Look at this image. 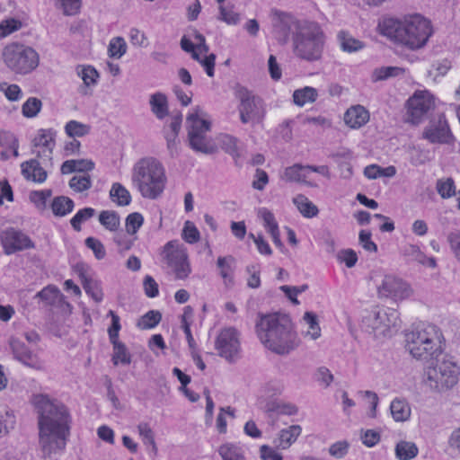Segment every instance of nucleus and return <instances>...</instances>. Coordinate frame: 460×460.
I'll return each mask as SVG.
<instances>
[{
    "label": "nucleus",
    "mask_w": 460,
    "mask_h": 460,
    "mask_svg": "<svg viewBox=\"0 0 460 460\" xmlns=\"http://www.w3.org/2000/svg\"><path fill=\"white\" fill-rule=\"evenodd\" d=\"M31 402L38 415L39 446L42 457L58 460L70 437L71 416L68 409L41 394H34Z\"/></svg>",
    "instance_id": "nucleus-1"
},
{
    "label": "nucleus",
    "mask_w": 460,
    "mask_h": 460,
    "mask_svg": "<svg viewBox=\"0 0 460 460\" xmlns=\"http://www.w3.org/2000/svg\"><path fill=\"white\" fill-rule=\"evenodd\" d=\"M377 30L381 35L410 49L425 46L432 34L430 22L420 14L403 20L385 18L379 21Z\"/></svg>",
    "instance_id": "nucleus-2"
},
{
    "label": "nucleus",
    "mask_w": 460,
    "mask_h": 460,
    "mask_svg": "<svg viewBox=\"0 0 460 460\" xmlns=\"http://www.w3.org/2000/svg\"><path fill=\"white\" fill-rule=\"evenodd\" d=\"M256 332L261 343L279 355H287L298 345L296 333L288 316L267 314L256 323Z\"/></svg>",
    "instance_id": "nucleus-3"
},
{
    "label": "nucleus",
    "mask_w": 460,
    "mask_h": 460,
    "mask_svg": "<svg viewBox=\"0 0 460 460\" xmlns=\"http://www.w3.org/2000/svg\"><path fill=\"white\" fill-rule=\"evenodd\" d=\"M131 181L143 198L156 199L165 189V169L155 157L141 158L133 166Z\"/></svg>",
    "instance_id": "nucleus-4"
},
{
    "label": "nucleus",
    "mask_w": 460,
    "mask_h": 460,
    "mask_svg": "<svg viewBox=\"0 0 460 460\" xmlns=\"http://www.w3.org/2000/svg\"><path fill=\"white\" fill-rule=\"evenodd\" d=\"M442 338L437 326L421 324L405 334V347L416 359L429 361L441 354Z\"/></svg>",
    "instance_id": "nucleus-5"
},
{
    "label": "nucleus",
    "mask_w": 460,
    "mask_h": 460,
    "mask_svg": "<svg viewBox=\"0 0 460 460\" xmlns=\"http://www.w3.org/2000/svg\"><path fill=\"white\" fill-rule=\"evenodd\" d=\"M323 45V31L316 22H309L295 36L293 52L296 57L301 59L314 62L322 58Z\"/></svg>",
    "instance_id": "nucleus-6"
},
{
    "label": "nucleus",
    "mask_w": 460,
    "mask_h": 460,
    "mask_svg": "<svg viewBox=\"0 0 460 460\" xmlns=\"http://www.w3.org/2000/svg\"><path fill=\"white\" fill-rule=\"evenodd\" d=\"M2 57L5 66L16 75L31 74L40 64L38 52L33 48L20 43L7 45Z\"/></svg>",
    "instance_id": "nucleus-7"
},
{
    "label": "nucleus",
    "mask_w": 460,
    "mask_h": 460,
    "mask_svg": "<svg viewBox=\"0 0 460 460\" xmlns=\"http://www.w3.org/2000/svg\"><path fill=\"white\" fill-rule=\"evenodd\" d=\"M436 359V366L429 367L426 371L425 383L433 391L448 390L458 382L459 367L452 360Z\"/></svg>",
    "instance_id": "nucleus-8"
},
{
    "label": "nucleus",
    "mask_w": 460,
    "mask_h": 460,
    "mask_svg": "<svg viewBox=\"0 0 460 460\" xmlns=\"http://www.w3.org/2000/svg\"><path fill=\"white\" fill-rule=\"evenodd\" d=\"M399 316L394 309L376 308L362 320L364 331L378 339L390 334L391 328L398 325Z\"/></svg>",
    "instance_id": "nucleus-9"
},
{
    "label": "nucleus",
    "mask_w": 460,
    "mask_h": 460,
    "mask_svg": "<svg viewBox=\"0 0 460 460\" xmlns=\"http://www.w3.org/2000/svg\"><path fill=\"white\" fill-rule=\"evenodd\" d=\"M307 21H300L293 14L277 9L271 10L272 34L275 40L281 45L288 42L290 35L294 40Z\"/></svg>",
    "instance_id": "nucleus-10"
},
{
    "label": "nucleus",
    "mask_w": 460,
    "mask_h": 460,
    "mask_svg": "<svg viewBox=\"0 0 460 460\" xmlns=\"http://www.w3.org/2000/svg\"><path fill=\"white\" fill-rule=\"evenodd\" d=\"M163 261L173 270L177 279H185L190 274L186 248L178 241H169L161 252Z\"/></svg>",
    "instance_id": "nucleus-11"
},
{
    "label": "nucleus",
    "mask_w": 460,
    "mask_h": 460,
    "mask_svg": "<svg viewBox=\"0 0 460 460\" xmlns=\"http://www.w3.org/2000/svg\"><path fill=\"white\" fill-rule=\"evenodd\" d=\"M235 97L240 101V119L243 124L259 122L263 117L262 100L243 86L235 88Z\"/></svg>",
    "instance_id": "nucleus-12"
},
{
    "label": "nucleus",
    "mask_w": 460,
    "mask_h": 460,
    "mask_svg": "<svg viewBox=\"0 0 460 460\" xmlns=\"http://www.w3.org/2000/svg\"><path fill=\"white\" fill-rule=\"evenodd\" d=\"M435 108V97L427 90H418L407 101V120L420 123Z\"/></svg>",
    "instance_id": "nucleus-13"
},
{
    "label": "nucleus",
    "mask_w": 460,
    "mask_h": 460,
    "mask_svg": "<svg viewBox=\"0 0 460 460\" xmlns=\"http://www.w3.org/2000/svg\"><path fill=\"white\" fill-rule=\"evenodd\" d=\"M215 347L218 355L229 363H234L241 358L239 333L234 328H226L218 334Z\"/></svg>",
    "instance_id": "nucleus-14"
},
{
    "label": "nucleus",
    "mask_w": 460,
    "mask_h": 460,
    "mask_svg": "<svg viewBox=\"0 0 460 460\" xmlns=\"http://www.w3.org/2000/svg\"><path fill=\"white\" fill-rule=\"evenodd\" d=\"M0 242L5 255L35 248L34 242L28 234L12 226L0 232Z\"/></svg>",
    "instance_id": "nucleus-15"
},
{
    "label": "nucleus",
    "mask_w": 460,
    "mask_h": 460,
    "mask_svg": "<svg viewBox=\"0 0 460 460\" xmlns=\"http://www.w3.org/2000/svg\"><path fill=\"white\" fill-rule=\"evenodd\" d=\"M422 137L431 144H452L456 140L443 113L429 121L422 132Z\"/></svg>",
    "instance_id": "nucleus-16"
},
{
    "label": "nucleus",
    "mask_w": 460,
    "mask_h": 460,
    "mask_svg": "<svg viewBox=\"0 0 460 460\" xmlns=\"http://www.w3.org/2000/svg\"><path fill=\"white\" fill-rule=\"evenodd\" d=\"M377 291L379 296L391 297L394 300L407 298L411 293L406 282L391 275L385 276L382 283L377 287Z\"/></svg>",
    "instance_id": "nucleus-17"
},
{
    "label": "nucleus",
    "mask_w": 460,
    "mask_h": 460,
    "mask_svg": "<svg viewBox=\"0 0 460 460\" xmlns=\"http://www.w3.org/2000/svg\"><path fill=\"white\" fill-rule=\"evenodd\" d=\"M10 347L15 359L28 367L33 369H42L43 361L40 359L37 354L33 353L24 342L16 338H11Z\"/></svg>",
    "instance_id": "nucleus-18"
},
{
    "label": "nucleus",
    "mask_w": 460,
    "mask_h": 460,
    "mask_svg": "<svg viewBox=\"0 0 460 460\" xmlns=\"http://www.w3.org/2000/svg\"><path fill=\"white\" fill-rule=\"evenodd\" d=\"M190 144H201L205 141V134L210 130L211 123L192 113L186 119Z\"/></svg>",
    "instance_id": "nucleus-19"
},
{
    "label": "nucleus",
    "mask_w": 460,
    "mask_h": 460,
    "mask_svg": "<svg viewBox=\"0 0 460 460\" xmlns=\"http://www.w3.org/2000/svg\"><path fill=\"white\" fill-rule=\"evenodd\" d=\"M368 120L369 112L361 105L350 107L344 114L345 123L352 128H358L365 125Z\"/></svg>",
    "instance_id": "nucleus-20"
},
{
    "label": "nucleus",
    "mask_w": 460,
    "mask_h": 460,
    "mask_svg": "<svg viewBox=\"0 0 460 460\" xmlns=\"http://www.w3.org/2000/svg\"><path fill=\"white\" fill-rule=\"evenodd\" d=\"M21 167L22 176L28 181L41 183L47 178L46 171L36 159H31L22 163Z\"/></svg>",
    "instance_id": "nucleus-21"
},
{
    "label": "nucleus",
    "mask_w": 460,
    "mask_h": 460,
    "mask_svg": "<svg viewBox=\"0 0 460 460\" xmlns=\"http://www.w3.org/2000/svg\"><path fill=\"white\" fill-rule=\"evenodd\" d=\"M149 105L152 113L157 119H164L169 115V104L167 96L161 92L150 95Z\"/></svg>",
    "instance_id": "nucleus-22"
},
{
    "label": "nucleus",
    "mask_w": 460,
    "mask_h": 460,
    "mask_svg": "<svg viewBox=\"0 0 460 460\" xmlns=\"http://www.w3.org/2000/svg\"><path fill=\"white\" fill-rule=\"evenodd\" d=\"M302 428L300 425H291L287 429H281L278 438L274 440L275 446L280 449L288 448L300 436Z\"/></svg>",
    "instance_id": "nucleus-23"
},
{
    "label": "nucleus",
    "mask_w": 460,
    "mask_h": 460,
    "mask_svg": "<svg viewBox=\"0 0 460 460\" xmlns=\"http://www.w3.org/2000/svg\"><path fill=\"white\" fill-rule=\"evenodd\" d=\"M217 452L222 460H246L243 449L234 443L226 442L222 444Z\"/></svg>",
    "instance_id": "nucleus-24"
},
{
    "label": "nucleus",
    "mask_w": 460,
    "mask_h": 460,
    "mask_svg": "<svg viewBox=\"0 0 460 460\" xmlns=\"http://www.w3.org/2000/svg\"><path fill=\"white\" fill-rule=\"evenodd\" d=\"M390 411L395 421H405L411 416V408L404 399L395 398L392 401Z\"/></svg>",
    "instance_id": "nucleus-25"
},
{
    "label": "nucleus",
    "mask_w": 460,
    "mask_h": 460,
    "mask_svg": "<svg viewBox=\"0 0 460 460\" xmlns=\"http://www.w3.org/2000/svg\"><path fill=\"white\" fill-rule=\"evenodd\" d=\"M74 201L66 196H58L51 202V209L55 217H65L74 208Z\"/></svg>",
    "instance_id": "nucleus-26"
},
{
    "label": "nucleus",
    "mask_w": 460,
    "mask_h": 460,
    "mask_svg": "<svg viewBox=\"0 0 460 460\" xmlns=\"http://www.w3.org/2000/svg\"><path fill=\"white\" fill-rule=\"evenodd\" d=\"M293 202L305 217L312 218L319 213L317 207L303 194L296 196Z\"/></svg>",
    "instance_id": "nucleus-27"
},
{
    "label": "nucleus",
    "mask_w": 460,
    "mask_h": 460,
    "mask_svg": "<svg viewBox=\"0 0 460 460\" xmlns=\"http://www.w3.org/2000/svg\"><path fill=\"white\" fill-rule=\"evenodd\" d=\"M394 451L395 456L399 460H411L419 453L418 447L415 443L405 440L398 442L395 446Z\"/></svg>",
    "instance_id": "nucleus-28"
},
{
    "label": "nucleus",
    "mask_w": 460,
    "mask_h": 460,
    "mask_svg": "<svg viewBox=\"0 0 460 460\" xmlns=\"http://www.w3.org/2000/svg\"><path fill=\"white\" fill-rule=\"evenodd\" d=\"M111 343L113 346L112 362L115 366L119 363L123 365H129L131 363V355L128 352L126 345L119 340L112 341Z\"/></svg>",
    "instance_id": "nucleus-29"
},
{
    "label": "nucleus",
    "mask_w": 460,
    "mask_h": 460,
    "mask_svg": "<svg viewBox=\"0 0 460 460\" xmlns=\"http://www.w3.org/2000/svg\"><path fill=\"white\" fill-rule=\"evenodd\" d=\"M217 266L220 276L226 281H233L235 268V259L232 255L218 257Z\"/></svg>",
    "instance_id": "nucleus-30"
},
{
    "label": "nucleus",
    "mask_w": 460,
    "mask_h": 460,
    "mask_svg": "<svg viewBox=\"0 0 460 460\" xmlns=\"http://www.w3.org/2000/svg\"><path fill=\"white\" fill-rule=\"evenodd\" d=\"M317 90L311 86L297 89L293 93V101L297 106H304L306 102H314L317 99Z\"/></svg>",
    "instance_id": "nucleus-31"
},
{
    "label": "nucleus",
    "mask_w": 460,
    "mask_h": 460,
    "mask_svg": "<svg viewBox=\"0 0 460 460\" xmlns=\"http://www.w3.org/2000/svg\"><path fill=\"white\" fill-rule=\"evenodd\" d=\"M110 197L118 206H128L131 202L129 191L119 182L112 184L110 190Z\"/></svg>",
    "instance_id": "nucleus-32"
},
{
    "label": "nucleus",
    "mask_w": 460,
    "mask_h": 460,
    "mask_svg": "<svg viewBox=\"0 0 460 460\" xmlns=\"http://www.w3.org/2000/svg\"><path fill=\"white\" fill-rule=\"evenodd\" d=\"M305 169L300 164H295L292 166L287 167L281 175V179L287 182L305 181Z\"/></svg>",
    "instance_id": "nucleus-33"
},
{
    "label": "nucleus",
    "mask_w": 460,
    "mask_h": 460,
    "mask_svg": "<svg viewBox=\"0 0 460 460\" xmlns=\"http://www.w3.org/2000/svg\"><path fill=\"white\" fill-rule=\"evenodd\" d=\"M15 424L16 418L13 411L10 409L0 411V438L8 435L14 429Z\"/></svg>",
    "instance_id": "nucleus-34"
},
{
    "label": "nucleus",
    "mask_w": 460,
    "mask_h": 460,
    "mask_svg": "<svg viewBox=\"0 0 460 460\" xmlns=\"http://www.w3.org/2000/svg\"><path fill=\"white\" fill-rule=\"evenodd\" d=\"M61 296L59 289L53 285H49L35 295V298H39L47 305H54L58 303Z\"/></svg>",
    "instance_id": "nucleus-35"
},
{
    "label": "nucleus",
    "mask_w": 460,
    "mask_h": 460,
    "mask_svg": "<svg viewBox=\"0 0 460 460\" xmlns=\"http://www.w3.org/2000/svg\"><path fill=\"white\" fill-rule=\"evenodd\" d=\"M99 222L111 232L117 231L120 224L119 214L113 210L102 211L99 215Z\"/></svg>",
    "instance_id": "nucleus-36"
},
{
    "label": "nucleus",
    "mask_w": 460,
    "mask_h": 460,
    "mask_svg": "<svg viewBox=\"0 0 460 460\" xmlns=\"http://www.w3.org/2000/svg\"><path fill=\"white\" fill-rule=\"evenodd\" d=\"M162 320V314L157 310H150L138 320L137 325L141 330L153 329Z\"/></svg>",
    "instance_id": "nucleus-37"
},
{
    "label": "nucleus",
    "mask_w": 460,
    "mask_h": 460,
    "mask_svg": "<svg viewBox=\"0 0 460 460\" xmlns=\"http://www.w3.org/2000/svg\"><path fill=\"white\" fill-rule=\"evenodd\" d=\"M404 69L399 66H382L376 68L372 74L373 82L386 80L403 74Z\"/></svg>",
    "instance_id": "nucleus-38"
},
{
    "label": "nucleus",
    "mask_w": 460,
    "mask_h": 460,
    "mask_svg": "<svg viewBox=\"0 0 460 460\" xmlns=\"http://www.w3.org/2000/svg\"><path fill=\"white\" fill-rule=\"evenodd\" d=\"M408 153L414 165L425 164L431 159V152L421 148V146H409Z\"/></svg>",
    "instance_id": "nucleus-39"
},
{
    "label": "nucleus",
    "mask_w": 460,
    "mask_h": 460,
    "mask_svg": "<svg viewBox=\"0 0 460 460\" xmlns=\"http://www.w3.org/2000/svg\"><path fill=\"white\" fill-rule=\"evenodd\" d=\"M339 40L342 50L346 52H355L364 48V43L362 41L354 39L343 31L340 32Z\"/></svg>",
    "instance_id": "nucleus-40"
},
{
    "label": "nucleus",
    "mask_w": 460,
    "mask_h": 460,
    "mask_svg": "<svg viewBox=\"0 0 460 460\" xmlns=\"http://www.w3.org/2000/svg\"><path fill=\"white\" fill-rule=\"evenodd\" d=\"M436 189L442 199H449L456 195L455 181L452 178L438 180Z\"/></svg>",
    "instance_id": "nucleus-41"
},
{
    "label": "nucleus",
    "mask_w": 460,
    "mask_h": 460,
    "mask_svg": "<svg viewBox=\"0 0 460 460\" xmlns=\"http://www.w3.org/2000/svg\"><path fill=\"white\" fill-rule=\"evenodd\" d=\"M82 285L86 294L95 302L100 303L102 301L103 293L99 281L90 279L89 280H84V283Z\"/></svg>",
    "instance_id": "nucleus-42"
},
{
    "label": "nucleus",
    "mask_w": 460,
    "mask_h": 460,
    "mask_svg": "<svg viewBox=\"0 0 460 460\" xmlns=\"http://www.w3.org/2000/svg\"><path fill=\"white\" fill-rule=\"evenodd\" d=\"M65 130L70 137H80L89 133L90 127L76 120H70L66 123Z\"/></svg>",
    "instance_id": "nucleus-43"
},
{
    "label": "nucleus",
    "mask_w": 460,
    "mask_h": 460,
    "mask_svg": "<svg viewBox=\"0 0 460 460\" xmlns=\"http://www.w3.org/2000/svg\"><path fill=\"white\" fill-rule=\"evenodd\" d=\"M95 214V209L93 208H84L77 211V213L71 218L70 223L74 230L79 232L82 227L81 225L84 221L90 219Z\"/></svg>",
    "instance_id": "nucleus-44"
},
{
    "label": "nucleus",
    "mask_w": 460,
    "mask_h": 460,
    "mask_svg": "<svg viewBox=\"0 0 460 460\" xmlns=\"http://www.w3.org/2000/svg\"><path fill=\"white\" fill-rule=\"evenodd\" d=\"M42 102L40 99L30 97L22 107V115L26 118L35 117L40 111Z\"/></svg>",
    "instance_id": "nucleus-45"
},
{
    "label": "nucleus",
    "mask_w": 460,
    "mask_h": 460,
    "mask_svg": "<svg viewBox=\"0 0 460 460\" xmlns=\"http://www.w3.org/2000/svg\"><path fill=\"white\" fill-rule=\"evenodd\" d=\"M192 58L198 61L205 69L206 74L209 77H213L215 74L216 55L211 53L204 58H200L198 52H193Z\"/></svg>",
    "instance_id": "nucleus-46"
},
{
    "label": "nucleus",
    "mask_w": 460,
    "mask_h": 460,
    "mask_svg": "<svg viewBox=\"0 0 460 460\" xmlns=\"http://www.w3.org/2000/svg\"><path fill=\"white\" fill-rule=\"evenodd\" d=\"M69 187L76 192H83L92 187V181L89 175H75L69 181Z\"/></svg>",
    "instance_id": "nucleus-47"
},
{
    "label": "nucleus",
    "mask_w": 460,
    "mask_h": 460,
    "mask_svg": "<svg viewBox=\"0 0 460 460\" xmlns=\"http://www.w3.org/2000/svg\"><path fill=\"white\" fill-rule=\"evenodd\" d=\"M0 92L4 93L7 100L16 102L21 99L22 93L18 84H8L6 82H0Z\"/></svg>",
    "instance_id": "nucleus-48"
},
{
    "label": "nucleus",
    "mask_w": 460,
    "mask_h": 460,
    "mask_svg": "<svg viewBox=\"0 0 460 460\" xmlns=\"http://www.w3.org/2000/svg\"><path fill=\"white\" fill-rule=\"evenodd\" d=\"M144 223L143 216L138 212L129 214L126 218V230L129 234H135Z\"/></svg>",
    "instance_id": "nucleus-49"
},
{
    "label": "nucleus",
    "mask_w": 460,
    "mask_h": 460,
    "mask_svg": "<svg viewBox=\"0 0 460 460\" xmlns=\"http://www.w3.org/2000/svg\"><path fill=\"white\" fill-rule=\"evenodd\" d=\"M182 239L189 243H196L200 239L199 231L190 221H186L181 234Z\"/></svg>",
    "instance_id": "nucleus-50"
},
{
    "label": "nucleus",
    "mask_w": 460,
    "mask_h": 460,
    "mask_svg": "<svg viewBox=\"0 0 460 460\" xmlns=\"http://www.w3.org/2000/svg\"><path fill=\"white\" fill-rule=\"evenodd\" d=\"M126 50L127 44L122 38H115L110 42L108 49L110 57L120 58L126 53Z\"/></svg>",
    "instance_id": "nucleus-51"
},
{
    "label": "nucleus",
    "mask_w": 460,
    "mask_h": 460,
    "mask_svg": "<svg viewBox=\"0 0 460 460\" xmlns=\"http://www.w3.org/2000/svg\"><path fill=\"white\" fill-rule=\"evenodd\" d=\"M85 246L91 249L97 260H102L106 256V251L102 243L94 237H87L84 241Z\"/></svg>",
    "instance_id": "nucleus-52"
},
{
    "label": "nucleus",
    "mask_w": 460,
    "mask_h": 460,
    "mask_svg": "<svg viewBox=\"0 0 460 460\" xmlns=\"http://www.w3.org/2000/svg\"><path fill=\"white\" fill-rule=\"evenodd\" d=\"M78 75L84 81V84L86 86L94 85L97 83V78L99 77V74L95 68L91 66L83 67L81 70H78Z\"/></svg>",
    "instance_id": "nucleus-53"
},
{
    "label": "nucleus",
    "mask_w": 460,
    "mask_h": 460,
    "mask_svg": "<svg viewBox=\"0 0 460 460\" xmlns=\"http://www.w3.org/2000/svg\"><path fill=\"white\" fill-rule=\"evenodd\" d=\"M21 27L22 22L20 20L14 18L4 20L0 22V37H6Z\"/></svg>",
    "instance_id": "nucleus-54"
},
{
    "label": "nucleus",
    "mask_w": 460,
    "mask_h": 460,
    "mask_svg": "<svg viewBox=\"0 0 460 460\" xmlns=\"http://www.w3.org/2000/svg\"><path fill=\"white\" fill-rule=\"evenodd\" d=\"M305 322L308 324L310 331L308 332L314 340L320 337L321 329L319 327L317 315L313 312H306L304 315Z\"/></svg>",
    "instance_id": "nucleus-55"
},
{
    "label": "nucleus",
    "mask_w": 460,
    "mask_h": 460,
    "mask_svg": "<svg viewBox=\"0 0 460 460\" xmlns=\"http://www.w3.org/2000/svg\"><path fill=\"white\" fill-rule=\"evenodd\" d=\"M139 435L142 437L143 441L146 445L152 446V449L155 453L157 451L156 444L154 438V433L148 424L146 423H140L137 426Z\"/></svg>",
    "instance_id": "nucleus-56"
},
{
    "label": "nucleus",
    "mask_w": 460,
    "mask_h": 460,
    "mask_svg": "<svg viewBox=\"0 0 460 460\" xmlns=\"http://www.w3.org/2000/svg\"><path fill=\"white\" fill-rule=\"evenodd\" d=\"M259 215L263 220L264 227L267 229L269 233H271L277 229H279V225L275 219V217L272 212H270L267 208H261L259 211Z\"/></svg>",
    "instance_id": "nucleus-57"
},
{
    "label": "nucleus",
    "mask_w": 460,
    "mask_h": 460,
    "mask_svg": "<svg viewBox=\"0 0 460 460\" xmlns=\"http://www.w3.org/2000/svg\"><path fill=\"white\" fill-rule=\"evenodd\" d=\"M108 315L111 317V325L108 329L110 341L119 340V332L121 329L119 315L112 310H110Z\"/></svg>",
    "instance_id": "nucleus-58"
},
{
    "label": "nucleus",
    "mask_w": 460,
    "mask_h": 460,
    "mask_svg": "<svg viewBox=\"0 0 460 460\" xmlns=\"http://www.w3.org/2000/svg\"><path fill=\"white\" fill-rule=\"evenodd\" d=\"M143 286L146 296L154 298L159 295L158 284L152 276L146 275L144 278Z\"/></svg>",
    "instance_id": "nucleus-59"
},
{
    "label": "nucleus",
    "mask_w": 460,
    "mask_h": 460,
    "mask_svg": "<svg viewBox=\"0 0 460 460\" xmlns=\"http://www.w3.org/2000/svg\"><path fill=\"white\" fill-rule=\"evenodd\" d=\"M57 132L52 128L40 129L39 134L33 139V144H50L56 141Z\"/></svg>",
    "instance_id": "nucleus-60"
},
{
    "label": "nucleus",
    "mask_w": 460,
    "mask_h": 460,
    "mask_svg": "<svg viewBox=\"0 0 460 460\" xmlns=\"http://www.w3.org/2000/svg\"><path fill=\"white\" fill-rule=\"evenodd\" d=\"M349 447V445L347 441H338L330 447L329 453L333 457L342 458L347 455Z\"/></svg>",
    "instance_id": "nucleus-61"
},
{
    "label": "nucleus",
    "mask_w": 460,
    "mask_h": 460,
    "mask_svg": "<svg viewBox=\"0 0 460 460\" xmlns=\"http://www.w3.org/2000/svg\"><path fill=\"white\" fill-rule=\"evenodd\" d=\"M447 241L456 258L460 262V230H455L449 233Z\"/></svg>",
    "instance_id": "nucleus-62"
},
{
    "label": "nucleus",
    "mask_w": 460,
    "mask_h": 460,
    "mask_svg": "<svg viewBox=\"0 0 460 460\" xmlns=\"http://www.w3.org/2000/svg\"><path fill=\"white\" fill-rule=\"evenodd\" d=\"M361 440L366 447H372L380 441V434L376 430L367 429L362 431Z\"/></svg>",
    "instance_id": "nucleus-63"
},
{
    "label": "nucleus",
    "mask_w": 460,
    "mask_h": 460,
    "mask_svg": "<svg viewBox=\"0 0 460 460\" xmlns=\"http://www.w3.org/2000/svg\"><path fill=\"white\" fill-rule=\"evenodd\" d=\"M261 457L263 460H283V456L267 445L260 448Z\"/></svg>",
    "instance_id": "nucleus-64"
}]
</instances>
